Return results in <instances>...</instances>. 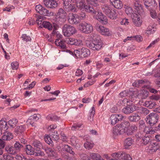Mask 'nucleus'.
Instances as JSON below:
<instances>
[{
  "label": "nucleus",
  "mask_w": 160,
  "mask_h": 160,
  "mask_svg": "<svg viewBox=\"0 0 160 160\" xmlns=\"http://www.w3.org/2000/svg\"><path fill=\"white\" fill-rule=\"evenodd\" d=\"M143 3L146 8H149L152 6H155L156 5L155 0H147L144 1Z\"/></svg>",
  "instance_id": "25"
},
{
  "label": "nucleus",
  "mask_w": 160,
  "mask_h": 160,
  "mask_svg": "<svg viewBox=\"0 0 160 160\" xmlns=\"http://www.w3.org/2000/svg\"><path fill=\"white\" fill-rule=\"evenodd\" d=\"M132 143V140L131 138H127L124 141V144L125 146H131Z\"/></svg>",
  "instance_id": "50"
},
{
  "label": "nucleus",
  "mask_w": 160,
  "mask_h": 160,
  "mask_svg": "<svg viewBox=\"0 0 160 160\" xmlns=\"http://www.w3.org/2000/svg\"><path fill=\"white\" fill-rule=\"evenodd\" d=\"M159 116L157 114L152 113L147 116L146 121L151 126L156 124L158 120Z\"/></svg>",
  "instance_id": "4"
},
{
  "label": "nucleus",
  "mask_w": 160,
  "mask_h": 160,
  "mask_svg": "<svg viewBox=\"0 0 160 160\" xmlns=\"http://www.w3.org/2000/svg\"><path fill=\"white\" fill-rule=\"evenodd\" d=\"M90 54V51L88 49L85 48H82V58L88 56Z\"/></svg>",
  "instance_id": "43"
},
{
  "label": "nucleus",
  "mask_w": 160,
  "mask_h": 160,
  "mask_svg": "<svg viewBox=\"0 0 160 160\" xmlns=\"http://www.w3.org/2000/svg\"><path fill=\"white\" fill-rule=\"evenodd\" d=\"M67 5L64 4V9L65 10L68 12H77V9L75 7L74 5L72 4H69V3L67 4Z\"/></svg>",
  "instance_id": "18"
},
{
  "label": "nucleus",
  "mask_w": 160,
  "mask_h": 160,
  "mask_svg": "<svg viewBox=\"0 0 160 160\" xmlns=\"http://www.w3.org/2000/svg\"><path fill=\"white\" fill-rule=\"evenodd\" d=\"M129 120L132 122H137L140 119V116L137 114H133L128 118Z\"/></svg>",
  "instance_id": "23"
},
{
  "label": "nucleus",
  "mask_w": 160,
  "mask_h": 160,
  "mask_svg": "<svg viewBox=\"0 0 160 160\" xmlns=\"http://www.w3.org/2000/svg\"><path fill=\"white\" fill-rule=\"evenodd\" d=\"M62 150L69 152L72 149V148L67 145H63L62 146Z\"/></svg>",
  "instance_id": "53"
},
{
  "label": "nucleus",
  "mask_w": 160,
  "mask_h": 160,
  "mask_svg": "<svg viewBox=\"0 0 160 160\" xmlns=\"http://www.w3.org/2000/svg\"><path fill=\"white\" fill-rule=\"evenodd\" d=\"M35 10L37 12L41 15L47 16H50L51 15V12L40 4L36 6Z\"/></svg>",
  "instance_id": "8"
},
{
  "label": "nucleus",
  "mask_w": 160,
  "mask_h": 160,
  "mask_svg": "<svg viewBox=\"0 0 160 160\" xmlns=\"http://www.w3.org/2000/svg\"><path fill=\"white\" fill-rule=\"evenodd\" d=\"M103 45L101 39L93 38L91 42L88 44V47L93 51H98L101 49Z\"/></svg>",
  "instance_id": "1"
},
{
  "label": "nucleus",
  "mask_w": 160,
  "mask_h": 160,
  "mask_svg": "<svg viewBox=\"0 0 160 160\" xmlns=\"http://www.w3.org/2000/svg\"><path fill=\"white\" fill-rule=\"evenodd\" d=\"M95 18L102 23L105 24L108 23V19L106 16L104 15L101 12H98Z\"/></svg>",
  "instance_id": "13"
},
{
  "label": "nucleus",
  "mask_w": 160,
  "mask_h": 160,
  "mask_svg": "<svg viewBox=\"0 0 160 160\" xmlns=\"http://www.w3.org/2000/svg\"><path fill=\"white\" fill-rule=\"evenodd\" d=\"M110 119L111 120V123L113 125H115L118 122L117 119V116L115 115H112L110 117Z\"/></svg>",
  "instance_id": "51"
},
{
  "label": "nucleus",
  "mask_w": 160,
  "mask_h": 160,
  "mask_svg": "<svg viewBox=\"0 0 160 160\" xmlns=\"http://www.w3.org/2000/svg\"><path fill=\"white\" fill-rule=\"evenodd\" d=\"M156 30L155 28H154L152 25H149L147 29L146 30L145 33L148 35L153 33Z\"/></svg>",
  "instance_id": "38"
},
{
  "label": "nucleus",
  "mask_w": 160,
  "mask_h": 160,
  "mask_svg": "<svg viewBox=\"0 0 160 160\" xmlns=\"http://www.w3.org/2000/svg\"><path fill=\"white\" fill-rule=\"evenodd\" d=\"M42 26L43 27L48 29L50 30L52 28V24L46 21H43L42 23Z\"/></svg>",
  "instance_id": "41"
},
{
  "label": "nucleus",
  "mask_w": 160,
  "mask_h": 160,
  "mask_svg": "<svg viewBox=\"0 0 160 160\" xmlns=\"http://www.w3.org/2000/svg\"><path fill=\"white\" fill-rule=\"evenodd\" d=\"M32 146L37 149H40L42 148L43 149V146L42 143L39 141L35 140L33 142Z\"/></svg>",
  "instance_id": "36"
},
{
  "label": "nucleus",
  "mask_w": 160,
  "mask_h": 160,
  "mask_svg": "<svg viewBox=\"0 0 160 160\" xmlns=\"http://www.w3.org/2000/svg\"><path fill=\"white\" fill-rule=\"evenodd\" d=\"M22 38L24 41L26 42L30 41L31 39L30 37L27 36L26 34L22 35Z\"/></svg>",
  "instance_id": "61"
},
{
  "label": "nucleus",
  "mask_w": 160,
  "mask_h": 160,
  "mask_svg": "<svg viewBox=\"0 0 160 160\" xmlns=\"http://www.w3.org/2000/svg\"><path fill=\"white\" fill-rule=\"evenodd\" d=\"M125 12L128 15H130L132 18L134 13H133L132 9L130 7L127 8L125 9Z\"/></svg>",
  "instance_id": "52"
},
{
  "label": "nucleus",
  "mask_w": 160,
  "mask_h": 160,
  "mask_svg": "<svg viewBox=\"0 0 160 160\" xmlns=\"http://www.w3.org/2000/svg\"><path fill=\"white\" fill-rule=\"evenodd\" d=\"M149 93V92L147 90L143 89L140 91L137 96L139 98L145 99L148 97Z\"/></svg>",
  "instance_id": "17"
},
{
  "label": "nucleus",
  "mask_w": 160,
  "mask_h": 160,
  "mask_svg": "<svg viewBox=\"0 0 160 160\" xmlns=\"http://www.w3.org/2000/svg\"><path fill=\"white\" fill-rule=\"evenodd\" d=\"M83 9H84L87 12L96 14V11L94 9L93 7L90 5H85Z\"/></svg>",
  "instance_id": "31"
},
{
  "label": "nucleus",
  "mask_w": 160,
  "mask_h": 160,
  "mask_svg": "<svg viewBox=\"0 0 160 160\" xmlns=\"http://www.w3.org/2000/svg\"><path fill=\"white\" fill-rule=\"evenodd\" d=\"M80 158L84 160H89L88 156L86 154L82 153L80 154Z\"/></svg>",
  "instance_id": "64"
},
{
  "label": "nucleus",
  "mask_w": 160,
  "mask_h": 160,
  "mask_svg": "<svg viewBox=\"0 0 160 160\" xmlns=\"http://www.w3.org/2000/svg\"><path fill=\"white\" fill-rule=\"evenodd\" d=\"M141 135L139 136L138 135H136V137L137 138H139L141 139V142L144 145H146L148 144L150 141V139L148 137H145L142 138H140Z\"/></svg>",
  "instance_id": "27"
},
{
  "label": "nucleus",
  "mask_w": 160,
  "mask_h": 160,
  "mask_svg": "<svg viewBox=\"0 0 160 160\" xmlns=\"http://www.w3.org/2000/svg\"><path fill=\"white\" fill-rule=\"evenodd\" d=\"M5 150L9 154L14 155L17 154L13 146L10 145H7L5 148Z\"/></svg>",
  "instance_id": "20"
},
{
  "label": "nucleus",
  "mask_w": 160,
  "mask_h": 160,
  "mask_svg": "<svg viewBox=\"0 0 160 160\" xmlns=\"http://www.w3.org/2000/svg\"><path fill=\"white\" fill-rule=\"evenodd\" d=\"M109 14H106L111 19H114L116 18V12L114 10L110 7V10H108Z\"/></svg>",
  "instance_id": "35"
},
{
  "label": "nucleus",
  "mask_w": 160,
  "mask_h": 160,
  "mask_svg": "<svg viewBox=\"0 0 160 160\" xmlns=\"http://www.w3.org/2000/svg\"><path fill=\"white\" fill-rule=\"evenodd\" d=\"M13 147L16 153H17L21 151V149L23 147V146L19 142H16L14 144Z\"/></svg>",
  "instance_id": "37"
},
{
  "label": "nucleus",
  "mask_w": 160,
  "mask_h": 160,
  "mask_svg": "<svg viewBox=\"0 0 160 160\" xmlns=\"http://www.w3.org/2000/svg\"><path fill=\"white\" fill-rule=\"evenodd\" d=\"M78 14V18L79 19L80 22L81 20H84L86 18V15L85 13L81 12Z\"/></svg>",
  "instance_id": "58"
},
{
  "label": "nucleus",
  "mask_w": 160,
  "mask_h": 160,
  "mask_svg": "<svg viewBox=\"0 0 160 160\" xmlns=\"http://www.w3.org/2000/svg\"><path fill=\"white\" fill-rule=\"evenodd\" d=\"M94 145V144L93 143L88 142H86L84 143V146L88 150H89L93 147Z\"/></svg>",
  "instance_id": "49"
},
{
  "label": "nucleus",
  "mask_w": 160,
  "mask_h": 160,
  "mask_svg": "<svg viewBox=\"0 0 160 160\" xmlns=\"http://www.w3.org/2000/svg\"><path fill=\"white\" fill-rule=\"evenodd\" d=\"M111 2L112 5L116 8L121 9L122 6V2L120 0H113V1Z\"/></svg>",
  "instance_id": "29"
},
{
  "label": "nucleus",
  "mask_w": 160,
  "mask_h": 160,
  "mask_svg": "<svg viewBox=\"0 0 160 160\" xmlns=\"http://www.w3.org/2000/svg\"><path fill=\"white\" fill-rule=\"evenodd\" d=\"M55 43L57 46L59 47L60 48L62 49V52H66L67 53H68L70 54H73L72 52L69 50L67 49V47L65 44L63 42L61 41L60 39H56Z\"/></svg>",
  "instance_id": "9"
},
{
  "label": "nucleus",
  "mask_w": 160,
  "mask_h": 160,
  "mask_svg": "<svg viewBox=\"0 0 160 160\" xmlns=\"http://www.w3.org/2000/svg\"><path fill=\"white\" fill-rule=\"evenodd\" d=\"M151 84V82H150L147 80L144 79L135 81L132 83V85L137 87L139 88L140 87H142L143 88H146V86L148 85Z\"/></svg>",
  "instance_id": "7"
},
{
  "label": "nucleus",
  "mask_w": 160,
  "mask_h": 160,
  "mask_svg": "<svg viewBox=\"0 0 160 160\" xmlns=\"http://www.w3.org/2000/svg\"><path fill=\"white\" fill-rule=\"evenodd\" d=\"M112 156L114 158H110L109 160H120L118 158H119L118 152L114 153L112 154Z\"/></svg>",
  "instance_id": "62"
},
{
  "label": "nucleus",
  "mask_w": 160,
  "mask_h": 160,
  "mask_svg": "<svg viewBox=\"0 0 160 160\" xmlns=\"http://www.w3.org/2000/svg\"><path fill=\"white\" fill-rule=\"evenodd\" d=\"M52 133L51 134V137L53 140L56 141L59 138V134L57 131H52Z\"/></svg>",
  "instance_id": "48"
},
{
  "label": "nucleus",
  "mask_w": 160,
  "mask_h": 160,
  "mask_svg": "<svg viewBox=\"0 0 160 160\" xmlns=\"http://www.w3.org/2000/svg\"><path fill=\"white\" fill-rule=\"evenodd\" d=\"M88 2L92 5L97 6L98 4L97 0H87Z\"/></svg>",
  "instance_id": "63"
},
{
  "label": "nucleus",
  "mask_w": 160,
  "mask_h": 160,
  "mask_svg": "<svg viewBox=\"0 0 160 160\" xmlns=\"http://www.w3.org/2000/svg\"><path fill=\"white\" fill-rule=\"evenodd\" d=\"M97 29L101 34L105 36H110L112 34V32L108 28L102 26H97Z\"/></svg>",
  "instance_id": "10"
},
{
  "label": "nucleus",
  "mask_w": 160,
  "mask_h": 160,
  "mask_svg": "<svg viewBox=\"0 0 160 160\" xmlns=\"http://www.w3.org/2000/svg\"><path fill=\"white\" fill-rule=\"evenodd\" d=\"M18 122V121L17 119L13 118L9 120L8 122V123L11 127L13 128L16 126Z\"/></svg>",
  "instance_id": "42"
},
{
  "label": "nucleus",
  "mask_w": 160,
  "mask_h": 160,
  "mask_svg": "<svg viewBox=\"0 0 160 160\" xmlns=\"http://www.w3.org/2000/svg\"><path fill=\"white\" fill-rule=\"evenodd\" d=\"M78 17V14L70 12L68 16V21L72 24H77L80 22Z\"/></svg>",
  "instance_id": "5"
},
{
  "label": "nucleus",
  "mask_w": 160,
  "mask_h": 160,
  "mask_svg": "<svg viewBox=\"0 0 160 160\" xmlns=\"http://www.w3.org/2000/svg\"><path fill=\"white\" fill-rule=\"evenodd\" d=\"M26 153L28 155H31L34 154L33 148L30 145H26Z\"/></svg>",
  "instance_id": "40"
},
{
  "label": "nucleus",
  "mask_w": 160,
  "mask_h": 160,
  "mask_svg": "<svg viewBox=\"0 0 160 160\" xmlns=\"http://www.w3.org/2000/svg\"><path fill=\"white\" fill-rule=\"evenodd\" d=\"M43 3L46 7L50 8H55L58 5L56 0H44Z\"/></svg>",
  "instance_id": "11"
},
{
  "label": "nucleus",
  "mask_w": 160,
  "mask_h": 160,
  "mask_svg": "<svg viewBox=\"0 0 160 160\" xmlns=\"http://www.w3.org/2000/svg\"><path fill=\"white\" fill-rule=\"evenodd\" d=\"M73 54L72 55H75L77 58H82V48H78L74 50Z\"/></svg>",
  "instance_id": "34"
},
{
  "label": "nucleus",
  "mask_w": 160,
  "mask_h": 160,
  "mask_svg": "<svg viewBox=\"0 0 160 160\" xmlns=\"http://www.w3.org/2000/svg\"><path fill=\"white\" fill-rule=\"evenodd\" d=\"M3 157L5 160H13L14 158L13 156L8 155L7 154H3Z\"/></svg>",
  "instance_id": "57"
},
{
  "label": "nucleus",
  "mask_w": 160,
  "mask_h": 160,
  "mask_svg": "<svg viewBox=\"0 0 160 160\" xmlns=\"http://www.w3.org/2000/svg\"><path fill=\"white\" fill-rule=\"evenodd\" d=\"M119 124L126 133V132L130 126L129 122L128 121H124Z\"/></svg>",
  "instance_id": "24"
},
{
  "label": "nucleus",
  "mask_w": 160,
  "mask_h": 160,
  "mask_svg": "<svg viewBox=\"0 0 160 160\" xmlns=\"http://www.w3.org/2000/svg\"><path fill=\"white\" fill-rule=\"evenodd\" d=\"M144 128L143 132L146 134H152L155 132L152 127L146 126Z\"/></svg>",
  "instance_id": "39"
},
{
  "label": "nucleus",
  "mask_w": 160,
  "mask_h": 160,
  "mask_svg": "<svg viewBox=\"0 0 160 160\" xmlns=\"http://www.w3.org/2000/svg\"><path fill=\"white\" fill-rule=\"evenodd\" d=\"M25 129V125H22L17 127L15 129L14 132L18 135H22Z\"/></svg>",
  "instance_id": "16"
},
{
  "label": "nucleus",
  "mask_w": 160,
  "mask_h": 160,
  "mask_svg": "<svg viewBox=\"0 0 160 160\" xmlns=\"http://www.w3.org/2000/svg\"><path fill=\"white\" fill-rule=\"evenodd\" d=\"M62 32L64 36L69 37L76 33L77 30L74 27L66 24L62 27Z\"/></svg>",
  "instance_id": "2"
},
{
  "label": "nucleus",
  "mask_w": 160,
  "mask_h": 160,
  "mask_svg": "<svg viewBox=\"0 0 160 160\" xmlns=\"http://www.w3.org/2000/svg\"><path fill=\"white\" fill-rule=\"evenodd\" d=\"M134 111L132 105H128L122 109V112L125 114H128L131 113Z\"/></svg>",
  "instance_id": "21"
},
{
  "label": "nucleus",
  "mask_w": 160,
  "mask_h": 160,
  "mask_svg": "<svg viewBox=\"0 0 160 160\" xmlns=\"http://www.w3.org/2000/svg\"><path fill=\"white\" fill-rule=\"evenodd\" d=\"M137 130V127L135 125L131 126L126 132V134L128 135H132L136 132Z\"/></svg>",
  "instance_id": "33"
},
{
  "label": "nucleus",
  "mask_w": 160,
  "mask_h": 160,
  "mask_svg": "<svg viewBox=\"0 0 160 160\" xmlns=\"http://www.w3.org/2000/svg\"><path fill=\"white\" fill-rule=\"evenodd\" d=\"M139 112L142 114L146 115L149 113V111L147 108L141 107L139 109Z\"/></svg>",
  "instance_id": "44"
},
{
  "label": "nucleus",
  "mask_w": 160,
  "mask_h": 160,
  "mask_svg": "<svg viewBox=\"0 0 160 160\" xmlns=\"http://www.w3.org/2000/svg\"><path fill=\"white\" fill-rule=\"evenodd\" d=\"M8 128V126L7 122L3 119L0 120V136L2 133V130H7Z\"/></svg>",
  "instance_id": "19"
},
{
  "label": "nucleus",
  "mask_w": 160,
  "mask_h": 160,
  "mask_svg": "<svg viewBox=\"0 0 160 160\" xmlns=\"http://www.w3.org/2000/svg\"><path fill=\"white\" fill-rule=\"evenodd\" d=\"M71 142L74 145H76L78 142V140L77 138L75 137H72L71 138Z\"/></svg>",
  "instance_id": "59"
},
{
  "label": "nucleus",
  "mask_w": 160,
  "mask_h": 160,
  "mask_svg": "<svg viewBox=\"0 0 160 160\" xmlns=\"http://www.w3.org/2000/svg\"><path fill=\"white\" fill-rule=\"evenodd\" d=\"M78 28L81 31L86 33H90L93 30V27L90 24L85 22L80 23Z\"/></svg>",
  "instance_id": "3"
},
{
  "label": "nucleus",
  "mask_w": 160,
  "mask_h": 160,
  "mask_svg": "<svg viewBox=\"0 0 160 160\" xmlns=\"http://www.w3.org/2000/svg\"><path fill=\"white\" fill-rule=\"evenodd\" d=\"M11 66L12 69L17 70L18 69L19 64L17 62H13L11 63Z\"/></svg>",
  "instance_id": "56"
},
{
  "label": "nucleus",
  "mask_w": 160,
  "mask_h": 160,
  "mask_svg": "<svg viewBox=\"0 0 160 160\" xmlns=\"http://www.w3.org/2000/svg\"><path fill=\"white\" fill-rule=\"evenodd\" d=\"M76 6L80 9H83L85 5V0H76Z\"/></svg>",
  "instance_id": "28"
},
{
  "label": "nucleus",
  "mask_w": 160,
  "mask_h": 160,
  "mask_svg": "<svg viewBox=\"0 0 160 160\" xmlns=\"http://www.w3.org/2000/svg\"><path fill=\"white\" fill-rule=\"evenodd\" d=\"M89 155L93 160H98L100 158V155L98 153H90Z\"/></svg>",
  "instance_id": "46"
},
{
  "label": "nucleus",
  "mask_w": 160,
  "mask_h": 160,
  "mask_svg": "<svg viewBox=\"0 0 160 160\" xmlns=\"http://www.w3.org/2000/svg\"><path fill=\"white\" fill-rule=\"evenodd\" d=\"M110 6L107 4H104L102 6V9L103 12L106 14H109L108 10H110Z\"/></svg>",
  "instance_id": "45"
},
{
  "label": "nucleus",
  "mask_w": 160,
  "mask_h": 160,
  "mask_svg": "<svg viewBox=\"0 0 160 160\" xmlns=\"http://www.w3.org/2000/svg\"><path fill=\"white\" fill-rule=\"evenodd\" d=\"M13 135L11 132L7 131L3 133L2 138L4 140H10L13 138Z\"/></svg>",
  "instance_id": "22"
},
{
  "label": "nucleus",
  "mask_w": 160,
  "mask_h": 160,
  "mask_svg": "<svg viewBox=\"0 0 160 160\" xmlns=\"http://www.w3.org/2000/svg\"><path fill=\"white\" fill-rule=\"evenodd\" d=\"M156 105V102L152 101H147L144 103V106L145 107L150 109L154 108Z\"/></svg>",
  "instance_id": "30"
},
{
  "label": "nucleus",
  "mask_w": 160,
  "mask_h": 160,
  "mask_svg": "<svg viewBox=\"0 0 160 160\" xmlns=\"http://www.w3.org/2000/svg\"><path fill=\"white\" fill-rule=\"evenodd\" d=\"M45 17L41 15L39 16L36 20V22L38 25H40L41 26H42V23L43 21L44 20Z\"/></svg>",
  "instance_id": "47"
},
{
  "label": "nucleus",
  "mask_w": 160,
  "mask_h": 160,
  "mask_svg": "<svg viewBox=\"0 0 160 160\" xmlns=\"http://www.w3.org/2000/svg\"><path fill=\"white\" fill-rule=\"evenodd\" d=\"M159 145L157 143H153L149 146V150L152 152L156 151L159 148Z\"/></svg>",
  "instance_id": "32"
},
{
  "label": "nucleus",
  "mask_w": 160,
  "mask_h": 160,
  "mask_svg": "<svg viewBox=\"0 0 160 160\" xmlns=\"http://www.w3.org/2000/svg\"><path fill=\"white\" fill-rule=\"evenodd\" d=\"M150 99L158 101L160 99V95L159 94H153L150 97Z\"/></svg>",
  "instance_id": "55"
},
{
  "label": "nucleus",
  "mask_w": 160,
  "mask_h": 160,
  "mask_svg": "<svg viewBox=\"0 0 160 160\" xmlns=\"http://www.w3.org/2000/svg\"><path fill=\"white\" fill-rule=\"evenodd\" d=\"M146 88L148 89V90L151 93L154 94H156L158 93V91L156 89L152 88L151 86L148 85L146 86Z\"/></svg>",
  "instance_id": "54"
},
{
  "label": "nucleus",
  "mask_w": 160,
  "mask_h": 160,
  "mask_svg": "<svg viewBox=\"0 0 160 160\" xmlns=\"http://www.w3.org/2000/svg\"><path fill=\"white\" fill-rule=\"evenodd\" d=\"M119 157L118 159L120 160H131L132 158L130 155L123 152H118Z\"/></svg>",
  "instance_id": "15"
},
{
  "label": "nucleus",
  "mask_w": 160,
  "mask_h": 160,
  "mask_svg": "<svg viewBox=\"0 0 160 160\" xmlns=\"http://www.w3.org/2000/svg\"><path fill=\"white\" fill-rule=\"evenodd\" d=\"M113 132L114 134L117 135H121L125 133L119 124L113 127Z\"/></svg>",
  "instance_id": "14"
},
{
  "label": "nucleus",
  "mask_w": 160,
  "mask_h": 160,
  "mask_svg": "<svg viewBox=\"0 0 160 160\" xmlns=\"http://www.w3.org/2000/svg\"><path fill=\"white\" fill-rule=\"evenodd\" d=\"M43 149L47 153L51 156H54L56 155L54 151L50 148L44 147H43Z\"/></svg>",
  "instance_id": "26"
},
{
  "label": "nucleus",
  "mask_w": 160,
  "mask_h": 160,
  "mask_svg": "<svg viewBox=\"0 0 160 160\" xmlns=\"http://www.w3.org/2000/svg\"><path fill=\"white\" fill-rule=\"evenodd\" d=\"M15 158L18 160H28L27 158L23 155L17 154L15 157Z\"/></svg>",
  "instance_id": "60"
},
{
  "label": "nucleus",
  "mask_w": 160,
  "mask_h": 160,
  "mask_svg": "<svg viewBox=\"0 0 160 160\" xmlns=\"http://www.w3.org/2000/svg\"><path fill=\"white\" fill-rule=\"evenodd\" d=\"M132 22L137 27H140L142 23V21L140 18V15L138 13H134L132 16Z\"/></svg>",
  "instance_id": "12"
},
{
  "label": "nucleus",
  "mask_w": 160,
  "mask_h": 160,
  "mask_svg": "<svg viewBox=\"0 0 160 160\" xmlns=\"http://www.w3.org/2000/svg\"><path fill=\"white\" fill-rule=\"evenodd\" d=\"M57 20L61 23H64L65 20L67 16L66 12L62 8H59L57 13Z\"/></svg>",
  "instance_id": "6"
}]
</instances>
